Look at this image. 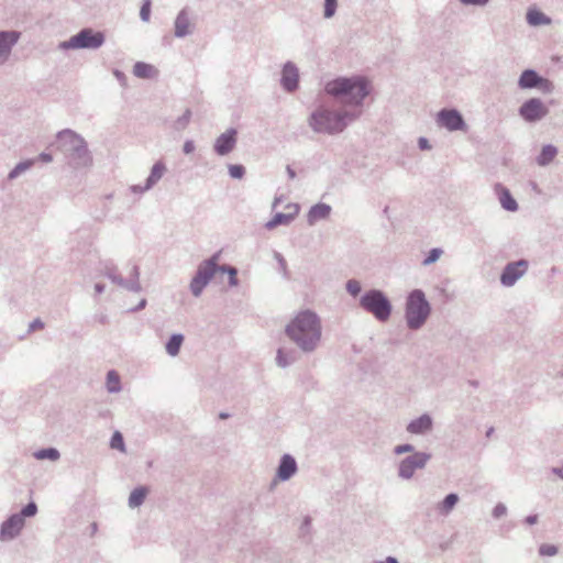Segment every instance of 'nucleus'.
Masks as SVG:
<instances>
[{
	"label": "nucleus",
	"instance_id": "f8f14e48",
	"mask_svg": "<svg viewBox=\"0 0 563 563\" xmlns=\"http://www.w3.org/2000/svg\"><path fill=\"white\" fill-rule=\"evenodd\" d=\"M529 262L525 258L509 262L501 271L499 280L504 287H512L528 271Z\"/></svg>",
	"mask_w": 563,
	"mask_h": 563
},
{
	"label": "nucleus",
	"instance_id": "8fccbe9b",
	"mask_svg": "<svg viewBox=\"0 0 563 563\" xmlns=\"http://www.w3.org/2000/svg\"><path fill=\"white\" fill-rule=\"evenodd\" d=\"M274 257L278 262V265H279L282 272L284 273V275H286L287 274V263H286V260L284 258V256L278 252H274Z\"/></svg>",
	"mask_w": 563,
	"mask_h": 563
},
{
	"label": "nucleus",
	"instance_id": "f03ea898",
	"mask_svg": "<svg viewBox=\"0 0 563 563\" xmlns=\"http://www.w3.org/2000/svg\"><path fill=\"white\" fill-rule=\"evenodd\" d=\"M324 91L343 106V110H361L371 93V85L363 76L336 77L324 85Z\"/></svg>",
	"mask_w": 563,
	"mask_h": 563
},
{
	"label": "nucleus",
	"instance_id": "20e7f679",
	"mask_svg": "<svg viewBox=\"0 0 563 563\" xmlns=\"http://www.w3.org/2000/svg\"><path fill=\"white\" fill-rule=\"evenodd\" d=\"M56 146L74 168L89 167L92 157L85 139L70 129L59 131L56 135Z\"/></svg>",
	"mask_w": 563,
	"mask_h": 563
},
{
	"label": "nucleus",
	"instance_id": "338daca9",
	"mask_svg": "<svg viewBox=\"0 0 563 563\" xmlns=\"http://www.w3.org/2000/svg\"><path fill=\"white\" fill-rule=\"evenodd\" d=\"M104 289H106V286H104L103 284H101V283H97V284L95 285V291H96L98 295L102 294V292L104 291Z\"/></svg>",
	"mask_w": 563,
	"mask_h": 563
},
{
	"label": "nucleus",
	"instance_id": "0eeeda50",
	"mask_svg": "<svg viewBox=\"0 0 563 563\" xmlns=\"http://www.w3.org/2000/svg\"><path fill=\"white\" fill-rule=\"evenodd\" d=\"M106 42L104 33L91 27H84L67 41L60 42L58 48L67 49H98Z\"/></svg>",
	"mask_w": 563,
	"mask_h": 563
},
{
	"label": "nucleus",
	"instance_id": "6e6d98bb",
	"mask_svg": "<svg viewBox=\"0 0 563 563\" xmlns=\"http://www.w3.org/2000/svg\"><path fill=\"white\" fill-rule=\"evenodd\" d=\"M44 327V322L41 319L33 320L29 325V331H34L36 329H42Z\"/></svg>",
	"mask_w": 563,
	"mask_h": 563
},
{
	"label": "nucleus",
	"instance_id": "39448f33",
	"mask_svg": "<svg viewBox=\"0 0 563 563\" xmlns=\"http://www.w3.org/2000/svg\"><path fill=\"white\" fill-rule=\"evenodd\" d=\"M431 312L432 307L422 289H413L407 295L405 300V321L409 330H420L428 321Z\"/></svg>",
	"mask_w": 563,
	"mask_h": 563
},
{
	"label": "nucleus",
	"instance_id": "2f4dec72",
	"mask_svg": "<svg viewBox=\"0 0 563 563\" xmlns=\"http://www.w3.org/2000/svg\"><path fill=\"white\" fill-rule=\"evenodd\" d=\"M155 73V67L144 62H136L133 66V75L137 78L150 79Z\"/></svg>",
	"mask_w": 563,
	"mask_h": 563
},
{
	"label": "nucleus",
	"instance_id": "6e6552de",
	"mask_svg": "<svg viewBox=\"0 0 563 563\" xmlns=\"http://www.w3.org/2000/svg\"><path fill=\"white\" fill-rule=\"evenodd\" d=\"M103 274L108 277L113 284L120 286L123 289H126L132 292H140L142 290L140 284V268L137 265L133 264L128 278H123L119 272L118 267L111 263L106 262L103 265Z\"/></svg>",
	"mask_w": 563,
	"mask_h": 563
},
{
	"label": "nucleus",
	"instance_id": "dca6fc26",
	"mask_svg": "<svg viewBox=\"0 0 563 563\" xmlns=\"http://www.w3.org/2000/svg\"><path fill=\"white\" fill-rule=\"evenodd\" d=\"M236 142L238 131L234 128H230L216 139L213 151L219 156H225L234 150Z\"/></svg>",
	"mask_w": 563,
	"mask_h": 563
},
{
	"label": "nucleus",
	"instance_id": "9d476101",
	"mask_svg": "<svg viewBox=\"0 0 563 563\" xmlns=\"http://www.w3.org/2000/svg\"><path fill=\"white\" fill-rule=\"evenodd\" d=\"M431 454L427 452H413L412 454L406 456L399 462L398 465V476L402 479H410L413 477L415 472L417 470H422L426 467L427 463L430 461Z\"/></svg>",
	"mask_w": 563,
	"mask_h": 563
},
{
	"label": "nucleus",
	"instance_id": "e433bc0d",
	"mask_svg": "<svg viewBox=\"0 0 563 563\" xmlns=\"http://www.w3.org/2000/svg\"><path fill=\"white\" fill-rule=\"evenodd\" d=\"M442 254H443V250L442 249H440V247L431 249L428 252V254L426 255V257L423 258L422 265L423 266H429V265L435 263L441 257Z\"/></svg>",
	"mask_w": 563,
	"mask_h": 563
},
{
	"label": "nucleus",
	"instance_id": "09e8293b",
	"mask_svg": "<svg viewBox=\"0 0 563 563\" xmlns=\"http://www.w3.org/2000/svg\"><path fill=\"white\" fill-rule=\"evenodd\" d=\"M310 529H311V518L309 516H306L300 526L301 536L309 533Z\"/></svg>",
	"mask_w": 563,
	"mask_h": 563
},
{
	"label": "nucleus",
	"instance_id": "c85d7f7f",
	"mask_svg": "<svg viewBox=\"0 0 563 563\" xmlns=\"http://www.w3.org/2000/svg\"><path fill=\"white\" fill-rule=\"evenodd\" d=\"M526 19L531 26L548 25L551 23V19L538 9H529Z\"/></svg>",
	"mask_w": 563,
	"mask_h": 563
},
{
	"label": "nucleus",
	"instance_id": "393cba45",
	"mask_svg": "<svg viewBox=\"0 0 563 563\" xmlns=\"http://www.w3.org/2000/svg\"><path fill=\"white\" fill-rule=\"evenodd\" d=\"M299 358L298 352L294 349H287V347H279L276 353V364L282 367L286 368L294 363H296Z\"/></svg>",
	"mask_w": 563,
	"mask_h": 563
},
{
	"label": "nucleus",
	"instance_id": "49530a36",
	"mask_svg": "<svg viewBox=\"0 0 563 563\" xmlns=\"http://www.w3.org/2000/svg\"><path fill=\"white\" fill-rule=\"evenodd\" d=\"M413 452H416L415 448L412 444H409V443L399 444V445L395 446V449H394V453L397 455L405 454V453L412 454Z\"/></svg>",
	"mask_w": 563,
	"mask_h": 563
},
{
	"label": "nucleus",
	"instance_id": "6ab92c4d",
	"mask_svg": "<svg viewBox=\"0 0 563 563\" xmlns=\"http://www.w3.org/2000/svg\"><path fill=\"white\" fill-rule=\"evenodd\" d=\"M298 471V464L296 459L288 453H285L279 459L277 470H276V479L280 482L289 481Z\"/></svg>",
	"mask_w": 563,
	"mask_h": 563
},
{
	"label": "nucleus",
	"instance_id": "72a5a7b5",
	"mask_svg": "<svg viewBox=\"0 0 563 563\" xmlns=\"http://www.w3.org/2000/svg\"><path fill=\"white\" fill-rule=\"evenodd\" d=\"M33 456L36 460H49V461H57L60 456V453L55 448H44L41 450H37L33 453Z\"/></svg>",
	"mask_w": 563,
	"mask_h": 563
},
{
	"label": "nucleus",
	"instance_id": "2eb2a0df",
	"mask_svg": "<svg viewBox=\"0 0 563 563\" xmlns=\"http://www.w3.org/2000/svg\"><path fill=\"white\" fill-rule=\"evenodd\" d=\"M24 525L25 521L20 515L16 512L11 515L0 527V541L5 542L15 539L21 533Z\"/></svg>",
	"mask_w": 563,
	"mask_h": 563
},
{
	"label": "nucleus",
	"instance_id": "4468645a",
	"mask_svg": "<svg viewBox=\"0 0 563 563\" xmlns=\"http://www.w3.org/2000/svg\"><path fill=\"white\" fill-rule=\"evenodd\" d=\"M214 275L216 272L200 263L189 285L192 296L200 297L203 289L208 286Z\"/></svg>",
	"mask_w": 563,
	"mask_h": 563
},
{
	"label": "nucleus",
	"instance_id": "c756f323",
	"mask_svg": "<svg viewBox=\"0 0 563 563\" xmlns=\"http://www.w3.org/2000/svg\"><path fill=\"white\" fill-rule=\"evenodd\" d=\"M147 494L148 488L146 486L134 488L129 496V507L132 509L140 507L145 501Z\"/></svg>",
	"mask_w": 563,
	"mask_h": 563
},
{
	"label": "nucleus",
	"instance_id": "ea45409f",
	"mask_svg": "<svg viewBox=\"0 0 563 563\" xmlns=\"http://www.w3.org/2000/svg\"><path fill=\"white\" fill-rule=\"evenodd\" d=\"M336 8H338V0H324L323 16L325 19H331L335 14Z\"/></svg>",
	"mask_w": 563,
	"mask_h": 563
},
{
	"label": "nucleus",
	"instance_id": "864d4df0",
	"mask_svg": "<svg viewBox=\"0 0 563 563\" xmlns=\"http://www.w3.org/2000/svg\"><path fill=\"white\" fill-rule=\"evenodd\" d=\"M196 150L195 142L192 140H187L183 145V152L185 154H191Z\"/></svg>",
	"mask_w": 563,
	"mask_h": 563
},
{
	"label": "nucleus",
	"instance_id": "37998d69",
	"mask_svg": "<svg viewBox=\"0 0 563 563\" xmlns=\"http://www.w3.org/2000/svg\"><path fill=\"white\" fill-rule=\"evenodd\" d=\"M151 0H143L141 9H140V18L143 22H148L151 16Z\"/></svg>",
	"mask_w": 563,
	"mask_h": 563
},
{
	"label": "nucleus",
	"instance_id": "423d86ee",
	"mask_svg": "<svg viewBox=\"0 0 563 563\" xmlns=\"http://www.w3.org/2000/svg\"><path fill=\"white\" fill-rule=\"evenodd\" d=\"M360 307L372 314L378 322H387L393 313V305L388 296L380 289L372 288L361 295Z\"/></svg>",
	"mask_w": 563,
	"mask_h": 563
},
{
	"label": "nucleus",
	"instance_id": "680f3d73",
	"mask_svg": "<svg viewBox=\"0 0 563 563\" xmlns=\"http://www.w3.org/2000/svg\"><path fill=\"white\" fill-rule=\"evenodd\" d=\"M38 158L44 163H49L53 161V157L49 153L43 152L40 154Z\"/></svg>",
	"mask_w": 563,
	"mask_h": 563
},
{
	"label": "nucleus",
	"instance_id": "7ed1b4c3",
	"mask_svg": "<svg viewBox=\"0 0 563 563\" xmlns=\"http://www.w3.org/2000/svg\"><path fill=\"white\" fill-rule=\"evenodd\" d=\"M362 112L361 110H334L319 106L309 114L307 123L314 133L336 135L356 121Z\"/></svg>",
	"mask_w": 563,
	"mask_h": 563
},
{
	"label": "nucleus",
	"instance_id": "412c9836",
	"mask_svg": "<svg viewBox=\"0 0 563 563\" xmlns=\"http://www.w3.org/2000/svg\"><path fill=\"white\" fill-rule=\"evenodd\" d=\"M175 36L183 38L192 33L191 22L187 8L181 9L174 22Z\"/></svg>",
	"mask_w": 563,
	"mask_h": 563
},
{
	"label": "nucleus",
	"instance_id": "13d9d810",
	"mask_svg": "<svg viewBox=\"0 0 563 563\" xmlns=\"http://www.w3.org/2000/svg\"><path fill=\"white\" fill-rule=\"evenodd\" d=\"M538 520H539L538 515H529L523 519V522L529 526H532V525H536L538 522Z\"/></svg>",
	"mask_w": 563,
	"mask_h": 563
},
{
	"label": "nucleus",
	"instance_id": "f257e3e1",
	"mask_svg": "<svg viewBox=\"0 0 563 563\" xmlns=\"http://www.w3.org/2000/svg\"><path fill=\"white\" fill-rule=\"evenodd\" d=\"M285 334L302 353L311 354L321 342V320L314 311L302 310L286 325Z\"/></svg>",
	"mask_w": 563,
	"mask_h": 563
},
{
	"label": "nucleus",
	"instance_id": "bf43d9fd",
	"mask_svg": "<svg viewBox=\"0 0 563 563\" xmlns=\"http://www.w3.org/2000/svg\"><path fill=\"white\" fill-rule=\"evenodd\" d=\"M113 75L115 76V78H117V79H118L122 85H124L126 77H125V75H124L121 70L115 69V70L113 71Z\"/></svg>",
	"mask_w": 563,
	"mask_h": 563
},
{
	"label": "nucleus",
	"instance_id": "4c0bfd02",
	"mask_svg": "<svg viewBox=\"0 0 563 563\" xmlns=\"http://www.w3.org/2000/svg\"><path fill=\"white\" fill-rule=\"evenodd\" d=\"M345 289L352 297L355 298L361 295L362 285L357 279H349L345 284Z\"/></svg>",
	"mask_w": 563,
	"mask_h": 563
},
{
	"label": "nucleus",
	"instance_id": "a878e982",
	"mask_svg": "<svg viewBox=\"0 0 563 563\" xmlns=\"http://www.w3.org/2000/svg\"><path fill=\"white\" fill-rule=\"evenodd\" d=\"M460 500L456 493L448 494L442 501L437 505V510L442 516H448L452 512Z\"/></svg>",
	"mask_w": 563,
	"mask_h": 563
},
{
	"label": "nucleus",
	"instance_id": "4d7b16f0",
	"mask_svg": "<svg viewBox=\"0 0 563 563\" xmlns=\"http://www.w3.org/2000/svg\"><path fill=\"white\" fill-rule=\"evenodd\" d=\"M418 146L420 150L424 151V150H430L431 148V145L428 141V139L426 137H419L418 140Z\"/></svg>",
	"mask_w": 563,
	"mask_h": 563
},
{
	"label": "nucleus",
	"instance_id": "a211bd4d",
	"mask_svg": "<svg viewBox=\"0 0 563 563\" xmlns=\"http://www.w3.org/2000/svg\"><path fill=\"white\" fill-rule=\"evenodd\" d=\"M20 36L21 33L14 30L0 31V65L7 63Z\"/></svg>",
	"mask_w": 563,
	"mask_h": 563
},
{
	"label": "nucleus",
	"instance_id": "c03bdc74",
	"mask_svg": "<svg viewBox=\"0 0 563 563\" xmlns=\"http://www.w3.org/2000/svg\"><path fill=\"white\" fill-rule=\"evenodd\" d=\"M558 553V547L553 544L543 543L539 547V554L541 556H553Z\"/></svg>",
	"mask_w": 563,
	"mask_h": 563
},
{
	"label": "nucleus",
	"instance_id": "cd10ccee",
	"mask_svg": "<svg viewBox=\"0 0 563 563\" xmlns=\"http://www.w3.org/2000/svg\"><path fill=\"white\" fill-rule=\"evenodd\" d=\"M166 172V165L162 161H157L151 169L148 177L146 178V188H153L164 176Z\"/></svg>",
	"mask_w": 563,
	"mask_h": 563
},
{
	"label": "nucleus",
	"instance_id": "603ef678",
	"mask_svg": "<svg viewBox=\"0 0 563 563\" xmlns=\"http://www.w3.org/2000/svg\"><path fill=\"white\" fill-rule=\"evenodd\" d=\"M130 191L136 195H143L144 192L148 191L151 188H146V184L144 186L141 185H132L130 186Z\"/></svg>",
	"mask_w": 563,
	"mask_h": 563
},
{
	"label": "nucleus",
	"instance_id": "3c124183",
	"mask_svg": "<svg viewBox=\"0 0 563 563\" xmlns=\"http://www.w3.org/2000/svg\"><path fill=\"white\" fill-rule=\"evenodd\" d=\"M464 5H476V7H484L486 5L489 0H459Z\"/></svg>",
	"mask_w": 563,
	"mask_h": 563
},
{
	"label": "nucleus",
	"instance_id": "ddd939ff",
	"mask_svg": "<svg viewBox=\"0 0 563 563\" xmlns=\"http://www.w3.org/2000/svg\"><path fill=\"white\" fill-rule=\"evenodd\" d=\"M437 124L450 132L466 130V122L456 109L443 108L437 113Z\"/></svg>",
	"mask_w": 563,
	"mask_h": 563
},
{
	"label": "nucleus",
	"instance_id": "4be33fe9",
	"mask_svg": "<svg viewBox=\"0 0 563 563\" xmlns=\"http://www.w3.org/2000/svg\"><path fill=\"white\" fill-rule=\"evenodd\" d=\"M292 211L289 212H277L274 217L265 224V228L272 230L278 225H288L299 213V206H291Z\"/></svg>",
	"mask_w": 563,
	"mask_h": 563
},
{
	"label": "nucleus",
	"instance_id": "a19ab883",
	"mask_svg": "<svg viewBox=\"0 0 563 563\" xmlns=\"http://www.w3.org/2000/svg\"><path fill=\"white\" fill-rule=\"evenodd\" d=\"M110 446L112 449L124 451V449H125L124 440H123L122 434L119 431H115L112 434L111 440H110Z\"/></svg>",
	"mask_w": 563,
	"mask_h": 563
},
{
	"label": "nucleus",
	"instance_id": "a18cd8bd",
	"mask_svg": "<svg viewBox=\"0 0 563 563\" xmlns=\"http://www.w3.org/2000/svg\"><path fill=\"white\" fill-rule=\"evenodd\" d=\"M219 258H220V253H214L208 260L202 261L201 264L217 273L218 268H219V265H218Z\"/></svg>",
	"mask_w": 563,
	"mask_h": 563
},
{
	"label": "nucleus",
	"instance_id": "7c9ffc66",
	"mask_svg": "<svg viewBox=\"0 0 563 563\" xmlns=\"http://www.w3.org/2000/svg\"><path fill=\"white\" fill-rule=\"evenodd\" d=\"M184 335L181 333H174L169 336L165 344L166 353L170 356H177L184 342Z\"/></svg>",
	"mask_w": 563,
	"mask_h": 563
},
{
	"label": "nucleus",
	"instance_id": "79ce46f5",
	"mask_svg": "<svg viewBox=\"0 0 563 563\" xmlns=\"http://www.w3.org/2000/svg\"><path fill=\"white\" fill-rule=\"evenodd\" d=\"M229 175L234 179H241L245 175V167L240 164L229 165Z\"/></svg>",
	"mask_w": 563,
	"mask_h": 563
},
{
	"label": "nucleus",
	"instance_id": "1a4fd4ad",
	"mask_svg": "<svg viewBox=\"0 0 563 563\" xmlns=\"http://www.w3.org/2000/svg\"><path fill=\"white\" fill-rule=\"evenodd\" d=\"M518 87L522 90L537 89L543 93L554 90L553 82L532 68L525 69L518 78Z\"/></svg>",
	"mask_w": 563,
	"mask_h": 563
},
{
	"label": "nucleus",
	"instance_id": "bb28decb",
	"mask_svg": "<svg viewBox=\"0 0 563 563\" xmlns=\"http://www.w3.org/2000/svg\"><path fill=\"white\" fill-rule=\"evenodd\" d=\"M558 148L552 144L543 145L540 154L537 156L536 162L539 166H548L556 156Z\"/></svg>",
	"mask_w": 563,
	"mask_h": 563
},
{
	"label": "nucleus",
	"instance_id": "de8ad7c7",
	"mask_svg": "<svg viewBox=\"0 0 563 563\" xmlns=\"http://www.w3.org/2000/svg\"><path fill=\"white\" fill-rule=\"evenodd\" d=\"M507 514V507L505 504L503 503H498L494 508H493V517L498 519L503 516H505Z\"/></svg>",
	"mask_w": 563,
	"mask_h": 563
},
{
	"label": "nucleus",
	"instance_id": "473e14b6",
	"mask_svg": "<svg viewBox=\"0 0 563 563\" xmlns=\"http://www.w3.org/2000/svg\"><path fill=\"white\" fill-rule=\"evenodd\" d=\"M106 387L110 394H117L122 389L120 376L114 369L107 373Z\"/></svg>",
	"mask_w": 563,
	"mask_h": 563
},
{
	"label": "nucleus",
	"instance_id": "774afa93",
	"mask_svg": "<svg viewBox=\"0 0 563 563\" xmlns=\"http://www.w3.org/2000/svg\"><path fill=\"white\" fill-rule=\"evenodd\" d=\"M379 563H399V562L395 556H387L384 561H380Z\"/></svg>",
	"mask_w": 563,
	"mask_h": 563
},
{
	"label": "nucleus",
	"instance_id": "f704fd0d",
	"mask_svg": "<svg viewBox=\"0 0 563 563\" xmlns=\"http://www.w3.org/2000/svg\"><path fill=\"white\" fill-rule=\"evenodd\" d=\"M191 115V110L186 109L185 112L173 122L172 128L178 132L184 131L190 123Z\"/></svg>",
	"mask_w": 563,
	"mask_h": 563
},
{
	"label": "nucleus",
	"instance_id": "c9c22d12",
	"mask_svg": "<svg viewBox=\"0 0 563 563\" xmlns=\"http://www.w3.org/2000/svg\"><path fill=\"white\" fill-rule=\"evenodd\" d=\"M33 163L34 162L32 159H26V161H22V162L18 163L10 170V173L8 175V178L11 179V180L18 178L21 174H23L24 172L30 169L33 166Z\"/></svg>",
	"mask_w": 563,
	"mask_h": 563
},
{
	"label": "nucleus",
	"instance_id": "5701e85b",
	"mask_svg": "<svg viewBox=\"0 0 563 563\" xmlns=\"http://www.w3.org/2000/svg\"><path fill=\"white\" fill-rule=\"evenodd\" d=\"M331 206L324 202H318L313 205L307 214V222L309 225H313L316 222L320 220H325L329 218L331 213Z\"/></svg>",
	"mask_w": 563,
	"mask_h": 563
},
{
	"label": "nucleus",
	"instance_id": "b1692460",
	"mask_svg": "<svg viewBox=\"0 0 563 563\" xmlns=\"http://www.w3.org/2000/svg\"><path fill=\"white\" fill-rule=\"evenodd\" d=\"M496 191L498 192L499 202L506 211L515 212L518 210L519 206L508 188L498 184L496 185Z\"/></svg>",
	"mask_w": 563,
	"mask_h": 563
},
{
	"label": "nucleus",
	"instance_id": "58836bf2",
	"mask_svg": "<svg viewBox=\"0 0 563 563\" xmlns=\"http://www.w3.org/2000/svg\"><path fill=\"white\" fill-rule=\"evenodd\" d=\"M16 514L24 520L27 517H34L37 514V505L34 501H30Z\"/></svg>",
	"mask_w": 563,
	"mask_h": 563
},
{
	"label": "nucleus",
	"instance_id": "e2e57ef3",
	"mask_svg": "<svg viewBox=\"0 0 563 563\" xmlns=\"http://www.w3.org/2000/svg\"><path fill=\"white\" fill-rule=\"evenodd\" d=\"M232 269H236V268L233 266H230V265H221V266H219L218 272L227 273L228 275H230Z\"/></svg>",
	"mask_w": 563,
	"mask_h": 563
},
{
	"label": "nucleus",
	"instance_id": "5fc2aeb1",
	"mask_svg": "<svg viewBox=\"0 0 563 563\" xmlns=\"http://www.w3.org/2000/svg\"><path fill=\"white\" fill-rule=\"evenodd\" d=\"M229 285L231 287H235V286L239 285L238 269H232L231 271V274L229 275Z\"/></svg>",
	"mask_w": 563,
	"mask_h": 563
},
{
	"label": "nucleus",
	"instance_id": "052dcab7",
	"mask_svg": "<svg viewBox=\"0 0 563 563\" xmlns=\"http://www.w3.org/2000/svg\"><path fill=\"white\" fill-rule=\"evenodd\" d=\"M146 303H147L146 299H141L140 302L137 303V306L130 309V311H132V312L140 311L146 307Z\"/></svg>",
	"mask_w": 563,
	"mask_h": 563
},
{
	"label": "nucleus",
	"instance_id": "0e129e2a",
	"mask_svg": "<svg viewBox=\"0 0 563 563\" xmlns=\"http://www.w3.org/2000/svg\"><path fill=\"white\" fill-rule=\"evenodd\" d=\"M286 173L290 179H295L297 176L295 169L290 165L286 166Z\"/></svg>",
	"mask_w": 563,
	"mask_h": 563
},
{
	"label": "nucleus",
	"instance_id": "aec40b11",
	"mask_svg": "<svg viewBox=\"0 0 563 563\" xmlns=\"http://www.w3.org/2000/svg\"><path fill=\"white\" fill-rule=\"evenodd\" d=\"M433 419L429 413H423L416 419H412L407 424V432L411 434L422 435L432 430Z\"/></svg>",
	"mask_w": 563,
	"mask_h": 563
},
{
	"label": "nucleus",
	"instance_id": "69168bd1",
	"mask_svg": "<svg viewBox=\"0 0 563 563\" xmlns=\"http://www.w3.org/2000/svg\"><path fill=\"white\" fill-rule=\"evenodd\" d=\"M551 472L563 479V467H552Z\"/></svg>",
	"mask_w": 563,
	"mask_h": 563
},
{
	"label": "nucleus",
	"instance_id": "9b49d317",
	"mask_svg": "<svg viewBox=\"0 0 563 563\" xmlns=\"http://www.w3.org/2000/svg\"><path fill=\"white\" fill-rule=\"evenodd\" d=\"M518 113L526 122L536 123L549 114V108L540 98H530L519 107Z\"/></svg>",
	"mask_w": 563,
	"mask_h": 563
},
{
	"label": "nucleus",
	"instance_id": "f3484780",
	"mask_svg": "<svg viewBox=\"0 0 563 563\" xmlns=\"http://www.w3.org/2000/svg\"><path fill=\"white\" fill-rule=\"evenodd\" d=\"M282 88L291 93L299 87V69L292 62H286L282 69Z\"/></svg>",
	"mask_w": 563,
	"mask_h": 563
}]
</instances>
